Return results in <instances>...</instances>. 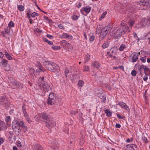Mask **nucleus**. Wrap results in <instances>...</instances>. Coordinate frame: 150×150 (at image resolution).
Here are the masks:
<instances>
[{
  "label": "nucleus",
  "instance_id": "1",
  "mask_svg": "<svg viewBox=\"0 0 150 150\" xmlns=\"http://www.w3.org/2000/svg\"><path fill=\"white\" fill-rule=\"evenodd\" d=\"M120 25L121 26L113 33V36L115 39H120L122 35L125 34L127 30L130 32L129 27L126 24L125 21H122Z\"/></svg>",
  "mask_w": 150,
  "mask_h": 150
},
{
  "label": "nucleus",
  "instance_id": "2",
  "mask_svg": "<svg viewBox=\"0 0 150 150\" xmlns=\"http://www.w3.org/2000/svg\"><path fill=\"white\" fill-rule=\"evenodd\" d=\"M44 66L49 71L53 72H58L59 67L57 64L50 61H44L43 62Z\"/></svg>",
  "mask_w": 150,
  "mask_h": 150
},
{
  "label": "nucleus",
  "instance_id": "3",
  "mask_svg": "<svg viewBox=\"0 0 150 150\" xmlns=\"http://www.w3.org/2000/svg\"><path fill=\"white\" fill-rule=\"evenodd\" d=\"M150 3L149 0H141L139 3H135L134 6L137 8V9L141 10H146L149 7V4Z\"/></svg>",
  "mask_w": 150,
  "mask_h": 150
},
{
  "label": "nucleus",
  "instance_id": "4",
  "mask_svg": "<svg viewBox=\"0 0 150 150\" xmlns=\"http://www.w3.org/2000/svg\"><path fill=\"white\" fill-rule=\"evenodd\" d=\"M22 121L14 120L12 123V128L15 133L19 134L21 131V123Z\"/></svg>",
  "mask_w": 150,
  "mask_h": 150
},
{
  "label": "nucleus",
  "instance_id": "5",
  "mask_svg": "<svg viewBox=\"0 0 150 150\" xmlns=\"http://www.w3.org/2000/svg\"><path fill=\"white\" fill-rule=\"evenodd\" d=\"M40 87L39 92L41 91L42 93V95H44L45 94V92L46 91L48 92L51 89V88L50 86L48 85L47 82L42 84L39 86Z\"/></svg>",
  "mask_w": 150,
  "mask_h": 150
},
{
  "label": "nucleus",
  "instance_id": "6",
  "mask_svg": "<svg viewBox=\"0 0 150 150\" xmlns=\"http://www.w3.org/2000/svg\"><path fill=\"white\" fill-rule=\"evenodd\" d=\"M56 100V96L54 93H51L47 99L48 105H52L54 104Z\"/></svg>",
  "mask_w": 150,
  "mask_h": 150
},
{
  "label": "nucleus",
  "instance_id": "7",
  "mask_svg": "<svg viewBox=\"0 0 150 150\" xmlns=\"http://www.w3.org/2000/svg\"><path fill=\"white\" fill-rule=\"evenodd\" d=\"M55 125V122L52 117H50V119H48L45 122V126L49 128L54 127Z\"/></svg>",
  "mask_w": 150,
  "mask_h": 150
},
{
  "label": "nucleus",
  "instance_id": "8",
  "mask_svg": "<svg viewBox=\"0 0 150 150\" xmlns=\"http://www.w3.org/2000/svg\"><path fill=\"white\" fill-rule=\"evenodd\" d=\"M8 81L9 85L11 86L13 88H15L16 85H17V81L15 79L11 77L8 78Z\"/></svg>",
  "mask_w": 150,
  "mask_h": 150
},
{
  "label": "nucleus",
  "instance_id": "9",
  "mask_svg": "<svg viewBox=\"0 0 150 150\" xmlns=\"http://www.w3.org/2000/svg\"><path fill=\"white\" fill-rule=\"evenodd\" d=\"M111 29V28L110 25L105 27L104 28H103L102 31L105 32V33L100 34V37H101L102 38H104L108 32Z\"/></svg>",
  "mask_w": 150,
  "mask_h": 150
},
{
  "label": "nucleus",
  "instance_id": "10",
  "mask_svg": "<svg viewBox=\"0 0 150 150\" xmlns=\"http://www.w3.org/2000/svg\"><path fill=\"white\" fill-rule=\"evenodd\" d=\"M130 57H131V62H136L138 59V54L137 52H133Z\"/></svg>",
  "mask_w": 150,
  "mask_h": 150
},
{
  "label": "nucleus",
  "instance_id": "11",
  "mask_svg": "<svg viewBox=\"0 0 150 150\" xmlns=\"http://www.w3.org/2000/svg\"><path fill=\"white\" fill-rule=\"evenodd\" d=\"M117 50L115 48H112L109 52H107V54L109 55L110 57H112L113 55H115L116 54Z\"/></svg>",
  "mask_w": 150,
  "mask_h": 150
},
{
  "label": "nucleus",
  "instance_id": "12",
  "mask_svg": "<svg viewBox=\"0 0 150 150\" xmlns=\"http://www.w3.org/2000/svg\"><path fill=\"white\" fill-rule=\"evenodd\" d=\"M0 101V103L1 104L4 106L8 104V103L7 98H6L4 96H2L1 97Z\"/></svg>",
  "mask_w": 150,
  "mask_h": 150
},
{
  "label": "nucleus",
  "instance_id": "13",
  "mask_svg": "<svg viewBox=\"0 0 150 150\" xmlns=\"http://www.w3.org/2000/svg\"><path fill=\"white\" fill-rule=\"evenodd\" d=\"M125 147L126 150H135L137 148V145L133 144H129Z\"/></svg>",
  "mask_w": 150,
  "mask_h": 150
},
{
  "label": "nucleus",
  "instance_id": "14",
  "mask_svg": "<svg viewBox=\"0 0 150 150\" xmlns=\"http://www.w3.org/2000/svg\"><path fill=\"white\" fill-rule=\"evenodd\" d=\"M91 8L90 6H86L84 7L81 10L82 13H83L84 11L86 13H89L91 11Z\"/></svg>",
  "mask_w": 150,
  "mask_h": 150
},
{
  "label": "nucleus",
  "instance_id": "15",
  "mask_svg": "<svg viewBox=\"0 0 150 150\" xmlns=\"http://www.w3.org/2000/svg\"><path fill=\"white\" fill-rule=\"evenodd\" d=\"M36 119L39 122L44 121L43 113L38 114L35 116Z\"/></svg>",
  "mask_w": 150,
  "mask_h": 150
},
{
  "label": "nucleus",
  "instance_id": "16",
  "mask_svg": "<svg viewBox=\"0 0 150 150\" xmlns=\"http://www.w3.org/2000/svg\"><path fill=\"white\" fill-rule=\"evenodd\" d=\"M118 104L123 107L127 111L129 110V107L125 103L122 102H119L118 103Z\"/></svg>",
  "mask_w": 150,
  "mask_h": 150
},
{
  "label": "nucleus",
  "instance_id": "17",
  "mask_svg": "<svg viewBox=\"0 0 150 150\" xmlns=\"http://www.w3.org/2000/svg\"><path fill=\"white\" fill-rule=\"evenodd\" d=\"M98 97L101 99V102L102 103H105L106 100V96L103 93H102L98 96Z\"/></svg>",
  "mask_w": 150,
  "mask_h": 150
},
{
  "label": "nucleus",
  "instance_id": "18",
  "mask_svg": "<svg viewBox=\"0 0 150 150\" xmlns=\"http://www.w3.org/2000/svg\"><path fill=\"white\" fill-rule=\"evenodd\" d=\"M8 61L3 58L0 59V66H5L8 63Z\"/></svg>",
  "mask_w": 150,
  "mask_h": 150
},
{
  "label": "nucleus",
  "instance_id": "19",
  "mask_svg": "<svg viewBox=\"0 0 150 150\" xmlns=\"http://www.w3.org/2000/svg\"><path fill=\"white\" fill-rule=\"evenodd\" d=\"M22 108L24 116L25 117H28V116L26 111L25 104V103H23Z\"/></svg>",
  "mask_w": 150,
  "mask_h": 150
},
{
  "label": "nucleus",
  "instance_id": "20",
  "mask_svg": "<svg viewBox=\"0 0 150 150\" xmlns=\"http://www.w3.org/2000/svg\"><path fill=\"white\" fill-rule=\"evenodd\" d=\"M38 69H37L36 71L38 73H39L41 71L44 72L45 71L46 69L42 65L40 66V67H38Z\"/></svg>",
  "mask_w": 150,
  "mask_h": 150
},
{
  "label": "nucleus",
  "instance_id": "21",
  "mask_svg": "<svg viewBox=\"0 0 150 150\" xmlns=\"http://www.w3.org/2000/svg\"><path fill=\"white\" fill-rule=\"evenodd\" d=\"M20 124L21 128L23 129L24 131V132H26L28 130L27 127L24 125V123L23 121H22Z\"/></svg>",
  "mask_w": 150,
  "mask_h": 150
},
{
  "label": "nucleus",
  "instance_id": "22",
  "mask_svg": "<svg viewBox=\"0 0 150 150\" xmlns=\"http://www.w3.org/2000/svg\"><path fill=\"white\" fill-rule=\"evenodd\" d=\"M43 114L44 121L45 120H47L49 119H50V117H51L50 115L46 113H43Z\"/></svg>",
  "mask_w": 150,
  "mask_h": 150
},
{
  "label": "nucleus",
  "instance_id": "23",
  "mask_svg": "<svg viewBox=\"0 0 150 150\" xmlns=\"http://www.w3.org/2000/svg\"><path fill=\"white\" fill-rule=\"evenodd\" d=\"M44 77L43 76L41 77L39 79V86L40 85H42V84H43L45 83H46V82H45L44 81Z\"/></svg>",
  "mask_w": 150,
  "mask_h": 150
},
{
  "label": "nucleus",
  "instance_id": "24",
  "mask_svg": "<svg viewBox=\"0 0 150 150\" xmlns=\"http://www.w3.org/2000/svg\"><path fill=\"white\" fill-rule=\"evenodd\" d=\"M23 85L21 83L17 82V85L15 86V88H17L20 89L23 88Z\"/></svg>",
  "mask_w": 150,
  "mask_h": 150
},
{
  "label": "nucleus",
  "instance_id": "25",
  "mask_svg": "<svg viewBox=\"0 0 150 150\" xmlns=\"http://www.w3.org/2000/svg\"><path fill=\"white\" fill-rule=\"evenodd\" d=\"M35 146L36 150H44V148L39 144H36Z\"/></svg>",
  "mask_w": 150,
  "mask_h": 150
},
{
  "label": "nucleus",
  "instance_id": "26",
  "mask_svg": "<svg viewBox=\"0 0 150 150\" xmlns=\"http://www.w3.org/2000/svg\"><path fill=\"white\" fill-rule=\"evenodd\" d=\"M93 66L94 68H98L100 67V64L97 62H94L93 64Z\"/></svg>",
  "mask_w": 150,
  "mask_h": 150
},
{
  "label": "nucleus",
  "instance_id": "27",
  "mask_svg": "<svg viewBox=\"0 0 150 150\" xmlns=\"http://www.w3.org/2000/svg\"><path fill=\"white\" fill-rule=\"evenodd\" d=\"M4 67V69L6 71H9L11 69L10 66L8 64V63H7V64Z\"/></svg>",
  "mask_w": 150,
  "mask_h": 150
},
{
  "label": "nucleus",
  "instance_id": "28",
  "mask_svg": "<svg viewBox=\"0 0 150 150\" xmlns=\"http://www.w3.org/2000/svg\"><path fill=\"white\" fill-rule=\"evenodd\" d=\"M105 113L106 114V116L108 117H110L112 115V113L108 109H106L105 110Z\"/></svg>",
  "mask_w": 150,
  "mask_h": 150
},
{
  "label": "nucleus",
  "instance_id": "29",
  "mask_svg": "<svg viewBox=\"0 0 150 150\" xmlns=\"http://www.w3.org/2000/svg\"><path fill=\"white\" fill-rule=\"evenodd\" d=\"M103 28L100 27V26H98L96 31V33L99 34L102 31Z\"/></svg>",
  "mask_w": 150,
  "mask_h": 150
},
{
  "label": "nucleus",
  "instance_id": "30",
  "mask_svg": "<svg viewBox=\"0 0 150 150\" xmlns=\"http://www.w3.org/2000/svg\"><path fill=\"white\" fill-rule=\"evenodd\" d=\"M79 18V16L76 15L75 14H73L71 16V19L74 21H76Z\"/></svg>",
  "mask_w": 150,
  "mask_h": 150
},
{
  "label": "nucleus",
  "instance_id": "31",
  "mask_svg": "<svg viewBox=\"0 0 150 150\" xmlns=\"http://www.w3.org/2000/svg\"><path fill=\"white\" fill-rule=\"evenodd\" d=\"M18 9L21 11H23L24 10V8L23 6L21 5H19L18 6Z\"/></svg>",
  "mask_w": 150,
  "mask_h": 150
},
{
  "label": "nucleus",
  "instance_id": "32",
  "mask_svg": "<svg viewBox=\"0 0 150 150\" xmlns=\"http://www.w3.org/2000/svg\"><path fill=\"white\" fill-rule=\"evenodd\" d=\"M107 12L106 11L104 12L103 13H102L101 16L99 18V20L100 21L103 18L105 17V15L107 14Z\"/></svg>",
  "mask_w": 150,
  "mask_h": 150
},
{
  "label": "nucleus",
  "instance_id": "33",
  "mask_svg": "<svg viewBox=\"0 0 150 150\" xmlns=\"http://www.w3.org/2000/svg\"><path fill=\"white\" fill-rule=\"evenodd\" d=\"M62 37L64 38H72V36H70L67 33H64L62 35Z\"/></svg>",
  "mask_w": 150,
  "mask_h": 150
},
{
  "label": "nucleus",
  "instance_id": "34",
  "mask_svg": "<svg viewBox=\"0 0 150 150\" xmlns=\"http://www.w3.org/2000/svg\"><path fill=\"white\" fill-rule=\"evenodd\" d=\"M144 65H142L140 66L139 68V70L140 72V74H142V70L144 69Z\"/></svg>",
  "mask_w": 150,
  "mask_h": 150
},
{
  "label": "nucleus",
  "instance_id": "35",
  "mask_svg": "<svg viewBox=\"0 0 150 150\" xmlns=\"http://www.w3.org/2000/svg\"><path fill=\"white\" fill-rule=\"evenodd\" d=\"M5 55L6 58L8 60H11L12 59L11 56L6 51L5 52Z\"/></svg>",
  "mask_w": 150,
  "mask_h": 150
},
{
  "label": "nucleus",
  "instance_id": "36",
  "mask_svg": "<svg viewBox=\"0 0 150 150\" xmlns=\"http://www.w3.org/2000/svg\"><path fill=\"white\" fill-rule=\"evenodd\" d=\"M90 55L87 54L86 56L85 57V59L84 60V62L86 63L90 59Z\"/></svg>",
  "mask_w": 150,
  "mask_h": 150
},
{
  "label": "nucleus",
  "instance_id": "37",
  "mask_svg": "<svg viewBox=\"0 0 150 150\" xmlns=\"http://www.w3.org/2000/svg\"><path fill=\"white\" fill-rule=\"evenodd\" d=\"M126 47L125 45V44H122L119 48V50L120 51H122L123 50L124 48Z\"/></svg>",
  "mask_w": 150,
  "mask_h": 150
},
{
  "label": "nucleus",
  "instance_id": "38",
  "mask_svg": "<svg viewBox=\"0 0 150 150\" xmlns=\"http://www.w3.org/2000/svg\"><path fill=\"white\" fill-rule=\"evenodd\" d=\"M52 48L54 50H57L60 48V47L54 45H53L52 47Z\"/></svg>",
  "mask_w": 150,
  "mask_h": 150
},
{
  "label": "nucleus",
  "instance_id": "39",
  "mask_svg": "<svg viewBox=\"0 0 150 150\" xmlns=\"http://www.w3.org/2000/svg\"><path fill=\"white\" fill-rule=\"evenodd\" d=\"M84 82L82 80H79L78 83V85L79 87H82L84 84Z\"/></svg>",
  "mask_w": 150,
  "mask_h": 150
},
{
  "label": "nucleus",
  "instance_id": "40",
  "mask_svg": "<svg viewBox=\"0 0 150 150\" xmlns=\"http://www.w3.org/2000/svg\"><path fill=\"white\" fill-rule=\"evenodd\" d=\"M134 23V21L132 20H130L128 22V24L129 26L132 27L133 25V24Z\"/></svg>",
  "mask_w": 150,
  "mask_h": 150
},
{
  "label": "nucleus",
  "instance_id": "41",
  "mask_svg": "<svg viewBox=\"0 0 150 150\" xmlns=\"http://www.w3.org/2000/svg\"><path fill=\"white\" fill-rule=\"evenodd\" d=\"M144 24H146L147 25H149L150 23V21L148 19H145L144 20Z\"/></svg>",
  "mask_w": 150,
  "mask_h": 150
},
{
  "label": "nucleus",
  "instance_id": "42",
  "mask_svg": "<svg viewBox=\"0 0 150 150\" xmlns=\"http://www.w3.org/2000/svg\"><path fill=\"white\" fill-rule=\"evenodd\" d=\"M109 45V44L108 42L104 43L102 45V47L103 48L105 49Z\"/></svg>",
  "mask_w": 150,
  "mask_h": 150
},
{
  "label": "nucleus",
  "instance_id": "43",
  "mask_svg": "<svg viewBox=\"0 0 150 150\" xmlns=\"http://www.w3.org/2000/svg\"><path fill=\"white\" fill-rule=\"evenodd\" d=\"M144 73H145V74L146 76H147V74L146 73V72L149 71H150L149 69V68H148V67H147L145 66L144 68Z\"/></svg>",
  "mask_w": 150,
  "mask_h": 150
},
{
  "label": "nucleus",
  "instance_id": "44",
  "mask_svg": "<svg viewBox=\"0 0 150 150\" xmlns=\"http://www.w3.org/2000/svg\"><path fill=\"white\" fill-rule=\"evenodd\" d=\"M8 25L9 27H13L14 26V24L12 21H10L8 23Z\"/></svg>",
  "mask_w": 150,
  "mask_h": 150
},
{
  "label": "nucleus",
  "instance_id": "45",
  "mask_svg": "<svg viewBox=\"0 0 150 150\" xmlns=\"http://www.w3.org/2000/svg\"><path fill=\"white\" fill-rule=\"evenodd\" d=\"M39 16V14L35 12H33L31 14V17L33 18L35 17V16Z\"/></svg>",
  "mask_w": 150,
  "mask_h": 150
},
{
  "label": "nucleus",
  "instance_id": "46",
  "mask_svg": "<svg viewBox=\"0 0 150 150\" xmlns=\"http://www.w3.org/2000/svg\"><path fill=\"white\" fill-rule=\"evenodd\" d=\"M89 69V67L87 66H85L84 67L83 70L84 71H88Z\"/></svg>",
  "mask_w": 150,
  "mask_h": 150
},
{
  "label": "nucleus",
  "instance_id": "47",
  "mask_svg": "<svg viewBox=\"0 0 150 150\" xmlns=\"http://www.w3.org/2000/svg\"><path fill=\"white\" fill-rule=\"evenodd\" d=\"M81 140L79 142V144L80 145L83 144L84 142V141L83 140V137H81L80 139Z\"/></svg>",
  "mask_w": 150,
  "mask_h": 150
},
{
  "label": "nucleus",
  "instance_id": "48",
  "mask_svg": "<svg viewBox=\"0 0 150 150\" xmlns=\"http://www.w3.org/2000/svg\"><path fill=\"white\" fill-rule=\"evenodd\" d=\"M131 74L133 76H135L137 74V71L135 70H133L131 72Z\"/></svg>",
  "mask_w": 150,
  "mask_h": 150
},
{
  "label": "nucleus",
  "instance_id": "49",
  "mask_svg": "<svg viewBox=\"0 0 150 150\" xmlns=\"http://www.w3.org/2000/svg\"><path fill=\"white\" fill-rule=\"evenodd\" d=\"M140 60L143 62L144 63L146 62V57H143L140 58Z\"/></svg>",
  "mask_w": 150,
  "mask_h": 150
},
{
  "label": "nucleus",
  "instance_id": "50",
  "mask_svg": "<svg viewBox=\"0 0 150 150\" xmlns=\"http://www.w3.org/2000/svg\"><path fill=\"white\" fill-rule=\"evenodd\" d=\"M35 64L37 67H40V66L42 65L40 63L39 61H37Z\"/></svg>",
  "mask_w": 150,
  "mask_h": 150
},
{
  "label": "nucleus",
  "instance_id": "51",
  "mask_svg": "<svg viewBox=\"0 0 150 150\" xmlns=\"http://www.w3.org/2000/svg\"><path fill=\"white\" fill-rule=\"evenodd\" d=\"M95 39L94 36L93 35H92L90 36V37L89 39V40L91 42L93 41Z\"/></svg>",
  "mask_w": 150,
  "mask_h": 150
},
{
  "label": "nucleus",
  "instance_id": "52",
  "mask_svg": "<svg viewBox=\"0 0 150 150\" xmlns=\"http://www.w3.org/2000/svg\"><path fill=\"white\" fill-rule=\"evenodd\" d=\"M11 117H10V116H7L6 117V119H5V121L6 122H8L11 120Z\"/></svg>",
  "mask_w": 150,
  "mask_h": 150
},
{
  "label": "nucleus",
  "instance_id": "53",
  "mask_svg": "<svg viewBox=\"0 0 150 150\" xmlns=\"http://www.w3.org/2000/svg\"><path fill=\"white\" fill-rule=\"evenodd\" d=\"M64 72H65V75L66 76V77H67V75L69 73V71L68 69H65Z\"/></svg>",
  "mask_w": 150,
  "mask_h": 150
},
{
  "label": "nucleus",
  "instance_id": "54",
  "mask_svg": "<svg viewBox=\"0 0 150 150\" xmlns=\"http://www.w3.org/2000/svg\"><path fill=\"white\" fill-rule=\"evenodd\" d=\"M142 139L143 141L145 143L147 142H148L147 139L145 136H143L142 137Z\"/></svg>",
  "mask_w": 150,
  "mask_h": 150
},
{
  "label": "nucleus",
  "instance_id": "55",
  "mask_svg": "<svg viewBox=\"0 0 150 150\" xmlns=\"http://www.w3.org/2000/svg\"><path fill=\"white\" fill-rule=\"evenodd\" d=\"M78 112V111H72L70 112V113L71 114L75 115Z\"/></svg>",
  "mask_w": 150,
  "mask_h": 150
},
{
  "label": "nucleus",
  "instance_id": "56",
  "mask_svg": "<svg viewBox=\"0 0 150 150\" xmlns=\"http://www.w3.org/2000/svg\"><path fill=\"white\" fill-rule=\"evenodd\" d=\"M17 145L18 147H21L22 146L21 142L20 141H18L17 142Z\"/></svg>",
  "mask_w": 150,
  "mask_h": 150
},
{
  "label": "nucleus",
  "instance_id": "57",
  "mask_svg": "<svg viewBox=\"0 0 150 150\" xmlns=\"http://www.w3.org/2000/svg\"><path fill=\"white\" fill-rule=\"evenodd\" d=\"M58 27L61 29H64V26L63 25L59 24L58 25Z\"/></svg>",
  "mask_w": 150,
  "mask_h": 150
},
{
  "label": "nucleus",
  "instance_id": "58",
  "mask_svg": "<svg viewBox=\"0 0 150 150\" xmlns=\"http://www.w3.org/2000/svg\"><path fill=\"white\" fill-rule=\"evenodd\" d=\"M46 36L47 37H48V38L50 39H52L54 37V36L49 34H47L46 35Z\"/></svg>",
  "mask_w": 150,
  "mask_h": 150
},
{
  "label": "nucleus",
  "instance_id": "59",
  "mask_svg": "<svg viewBox=\"0 0 150 150\" xmlns=\"http://www.w3.org/2000/svg\"><path fill=\"white\" fill-rule=\"evenodd\" d=\"M117 117L120 119H123V117H122L120 115V114H117Z\"/></svg>",
  "mask_w": 150,
  "mask_h": 150
},
{
  "label": "nucleus",
  "instance_id": "60",
  "mask_svg": "<svg viewBox=\"0 0 150 150\" xmlns=\"http://www.w3.org/2000/svg\"><path fill=\"white\" fill-rule=\"evenodd\" d=\"M115 127L117 128H119L121 127V125L119 124L116 123Z\"/></svg>",
  "mask_w": 150,
  "mask_h": 150
},
{
  "label": "nucleus",
  "instance_id": "61",
  "mask_svg": "<svg viewBox=\"0 0 150 150\" xmlns=\"http://www.w3.org/2000/svg\"><path fill=\"white\" fill-rule=\"evenodd\" d=\"M4 140L3 138L2 137L0 138V145L2 144L4 142Z\"/></svg>",
  "mask_w": 150,
  "mask_h": 150
},
{
  "label": "nucleus",
  "instance_id": "62",
  "mask_svg": "<svg viewBox=\"0 0 150 150\" xmlns=\"http://www.w3.org/2000/svg\"><path fill=\"white\" fill-rule=\"evenodd\" d=\"M26 118L27 120V121L29 123H30L31 122V120L29 118L28 116V117H26Z\"/></svg>",
  "mask_w": 150,
  "mask_h": 150
},
{
  "label": "nucleus",
  "instance_id": "63",
  "mask_svg": "<svg viewBox=\"0 0 150 150\" xmlns=\"http://www.w3.org/2000/svg\"><path fill=\"white\" fill-rule=\"evenodd\" d=\"M27 15H31V12L30 9H28L27 11Z\"/></svg>",
  "mask_w": 150,
  "mask_h": 150
},
{
  "label": "nucleus",
  "instance_id": "64",
  "mask_svg": "<svg viewBox=\"0 0 150 150\" xmlns=\"http://www.w3.org/2000/svg\"><path fill=\"white\" fill-rule=\"evenodd\" d=\"M132 139H131L129 138L127 139L126 141V142L127 143L130 142L132 141Z\"/></svg>",
  "mask_w": 150,
  "mask_h": 150
}]
</instances>
